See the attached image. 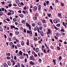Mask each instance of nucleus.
Wrapping results in <instances>:
<instances>
[{
    "mask_svg": "<svg viewBox=\"0 0 67 67\" xmlns=\"http://www.w3.org/2000/svg\"><path fill=\"white\" fill-rule=\"evenodd\" d=\"M42 41H43V40L42 39L40 41H38V42L40 44H41V43H42Z\"/></svg>",
    "mask_w": 67,
    "mask_h": 67,
    "instance_id": "26",
    "label": "nucleus"
},
{
    "mask_svg": "<svg viewBox=\"0 0 67 67\" xmlns=\"http://www.w3.org/2000/svg\"><path fill=\"white\" fill-rule=\"evenodd\" d=\"M8 15H11V13L10 12H8L7 14Z\"/></svg>",
    "mask_w": 67,
    "mask_h": 67,
    "instance_id": "42",
    "label": "nucleus"
},
{
    "mask_svg": "<svg viewBox=\"0 0 67 67\" xmlns=\"http://www.w3.org/2000/svg\"><path fill=\"white\" fill-rule=\"evenodd\" d=\"M16 41L17 42V43H19V40L17 39H16Z\"/></svg>",
    "mask_w": 67,
    "mask_h": 67,
    "instance_id": "53",
    "label": "nucleus"
},
{
    "mask_svg": "<svg viewBox=\"0 0 67 67\" xmlns=\"http://www.w3.org/2000/svg\"><path fill=\"white\" fill-rule=\"evenodd\" d=\"M6 56H10V53H7L6 54Z\"/></svg>",
    "mask_w": 67,
    "mask_h": 67,
    "instance_id": "33",
    "label": "nucleus"
},
{
    "mask_svg": "<svg viewBox=\"0 0 67 67\" xmlns=\"http://www.w3.org/2000/svg\"><path fill=\"white\" fill-rule=\"evenodd\" d=\"M53 22L54 23H58V22H57V21L55 19H54L53 20Z\"/></svg>",
    "mask_w": 67,
    "mask_h": 67,
    "instance_id": "12",
    "label": "nucleus"
},
{
    "mask_svg": "<svg viewBox=\"0 0 67 67\" xmlns=\"http://www.w3.org/2000/svg\"><path fill=\"white\" fill-rule=\"evenodd\" d=\"M26 29H24V33H26Z\"/></svg>",
    "mask_w": 67,
    "mask_h": 67,
    "instance_id": "50",
    "label": "nucleus"
},
{
    "mask_svg": "<svg viewBox=\"0 0 67 67\" xmlns=\"http://www.w3.org/2000/svg\"><path fill=\"white\" fill-rule=\"evenodd\" d=\"M58 16H61L62 15H61V14L60 13L58 14Z\"/></svg>",
    "mask_w": 67,
    "mask_h": 67,
    "instance_id": "61",
    "label": "nucleus"
},
{
    "mask_svg": "<svg viewBox=\"0 0 67 67\" xmlns=\"http://www.w3.org/2000/svg\"><path fill=\"white\" fill-rule=\"evenodd\" d=\"M42 21V23H44L46 22V21H45V20H43Z\"/></svg>",
    "mask_w": 67,
    "mask_h": 67,
    "instance_id": "60",
    "label": "nucleus"
},
{
    "mask_svg": "<svg viewBox=\"0 0 67 67\" xmlns=\"http://www.w3.org/2000/svg\"><path fill=\"white\" fill-rule=\"evenodd\" d=\"M34 40L36 41H37V38L36 37H35L34 38Z\"/></svg>",
    "mask_w": 67,
    "mask_h": 67,
    "instance_id": "39",
    "label": "nucleus"
},
{
    "mask_svg": "<svg viewBox=\"0 0 67 67\" xmlns=\"http://www.w3.org/2000/svg\"><path fill=\"white\" fill-rule=\"evenodd\" d=\"M38 10L39 11H41V8L39 7L38 8Z\"/></svg>",
    "mask_w": 67,
    "mask_h": 67,
    "instance_id": "57",
    "label": "nucleus"
},
{
    "mask_svg": "<svg viewBox=\"0 0 67 67\" xmlns=\"http://www.w3.org/2000/svg\"><path fill=\"white\" fill-rule=\"evenodd\" d=\"M50 21L51 23H52V24H53V21H52V20H51V19H50Z\"/></svg>",
    "mask_w": 67,
    "mask_h": 67,
    "instance_id": "58",
    "label": "nucleus"
},
{
    "mask_svg": "<svg viewBox=\"0 0 67 67\" xmlns=\"http://www.w3.org/2000/svg\"><path fill=\"white\" fill-rule=\"evenodd\" d=\"M9 11L10 13L12 14V15H13V14H14V11L10 9L9 10Z\"/></svg>",
    "mask_w": 67,
    "mask_h": 67,
    "instance_id": "3",
    "label": "nucleus"
},
{
    "mask_svg": "<svg viewBox=\"0 0 67 67\" xmlns=\"http://www.w3.org/2000/svg\"><path fill=\"white\" fill-rule=\"evenodd\" d=\"M31 24L32 26H34V27H35V25H35V23H33L32 24Z\"/></svg>",
    "mask_w": 67,
    "mask_h": 67,
    "instance_id": "17",
    "label": "nucleus"
},
{
    "mask_svg": "<svg viewBox=\"0 0 67 67\" xmlns=\"http://www.w3.org/2000/svg\"><path fill=\"white\" fill-rule=\"evenodd\" d=\"M40 34L41 36H44V33H40Z\"/></svg>",
    "mask_w": 67,
    "mask_h": 67,
    "instance_id": "48",
    "label": "nucleus"
},
{
    "mask_svg": "<svg viewBox=\"0 0 67 67\" xmlns=\"http://www.w3.org/2000/svg\"><path fill=\"white\" fill-rule=\"evenodd\" d=\"M49 18L51 17V14H48V13L47 14Z\"/></svg>",
    "mask_w": 67,
    "mask_h": 67,
    "instance_id": "40",
    "label": "nucleus"
},
{
    "mask_svg": "<svg viewBox=\"0 0 67 67\" xmlns=\"http://www.w3.org/2000/svg\"><path fill=\"white\" fill-rule=\"evenodd\" d=\"M29 59L30 60H31L34 61L35 60V59H34V56H33V55H32V56H30V57Z\"/></svg>",
    "mask_w": 67,
    "mask_h": 67,
    "instance_id": "1",
    "label": "nucleus"
},
{
    "mask_svg": "<svg viewBox=\"0 0 67 67\" xmlns=\"http://www.w3.org/2000/svg\"><path fill=\"white\" fill-rule=\"evenodd\" d=\"M19 16H20V17H21V18H23V15L22 14H19Z\"/></svg>",
    "mask_w": 67,
    "mask_h": 67,
    "instance_id": "21",
    "label": "nucleus"
},
{
    "mask_svg": "<svg viewBox=\"0 0 67 67\" xmlns=\"http://www.w3.org/2000/svg\"><path fill=\"white\" fill-rule=\"evenodd\" d=\"M60 25L59 24H58L56 25V26L58 27H59V26H60Z\"/></svg>",
    "mask_w": 67,
    "mask_h": 67,
    "instance_id": "43",
    "label": "nucleus"
},
{
    "mask_svg": "<svg viewBox=\"0 0 67 67\" xmlns=\"http://www.w3.org/2000/svg\"><path fill=\"white\" fill-rule=\"evenodd\" d=\"M13 42H11L9 44L10 45V46H12V45H13Z\"/></svg>",
    "mask_w": 67,
    "mask_h": 67,
    "instance_id": "19",
    "label": "nucleus"
},
{
    "mask_svg": "<svg viewBox=\"0 0 67 67\" xmlns=\"http://www.w3.org/2000/svg\"><path fill=\"white\" fill-rule=\"evenodd\" d=\"M53 26H54L55 29V30H58V28H57V27H56V26H55V25L54 24H53Z\"/></svg>",
    "mask_w": 67,
    "mask_h": 67,
    "instance_id": "16",
    "label": "nucleus"
},
{
    "mask_svg": "<svg viewBox=\"0 0 67 67\" xmlns=\"http://www.w3.org/2000/svg\"><path fill=\"white\" fill-rule=\"evenodd\" d=\"M53 62L54 63V65H55V64H56V62H55V60L54 59H53Z\"/></svg>",
    "mask_w": 67,
    "mask_h": 67,
    "instance_id": "36",
    "label": "nucleus"
},
{
    "mask_svg": "<svg viewBox=\"0 0 67 67\" xmlns=\"http://www.w3.org/2000/svg\"><path fill=\"white\" fill-rule=\"evenodd\" d=\"M8 5H9L8 6L9 7H11L12 6V4H9Z\"/></svg>",
    "mask_w": 67,
    "mask_h": 67,
    "instance_id": "56",
    "label": "nucleus"
},
{
    "mask_svg": "<svg viewBox=\"0 0 67 67\" xmlns=\"http://www.w3.org/2000/svg\"><path fill=\"white\" fill-rule=\"evenodd\" d=\"M9 35L11 36H13V34L12 33H10Z\"/></svg>",
    "mask_w": 67,
    "mask_h": 67,
    "instance_id": "47",
    "label": "nucleus"
},
{
    "mask_svg": "<svg viewBox=\"0 0 67 67\" xmlns=\"http://www.w3.org/2000/svg\"><path fill=\"white\" fill-rule=\"evenodd\" d=\"M63 26H65V27L66 28H67V26H66V25L65 24V23L64 22H63Z\"/></svg>",
    "mask_w": 67,
    "mask_h": 67,
    "instance_id": "13",
    "label": "nucleus"
},
{
    "mask_svg": "<svg viewBox=\"0 0 67 67\" xmlns=\"http://www.w3.org/2000/svg\"><path fill=\"white\" fill-rule=\"evenodd\" d=\"M30 65H35V64H34V63L32 61L30 62Z\"/></svg>",
    "mask_w": 67,
    "mask_h": 67,
    "instance_id": "7",
    "label": "nucleus"
},
{
    "mask_svg": "<svg viewBox=\"0 0 67 67\" xmlns=\"http://www.w3.org/2000/svg\"><path fill=\"white\" fill-rule=\"evenodd\" d=\"M13 21H14L15 22L16 21V19L15 18H14L13 19Z\"/></svg>",
    "mask_w": 67,
    "mask_h": 67,
    "instance_id": "35",
    "label": "nucleus"
},
{
    "mask_svg": "<svg viewBox=\"0 0 67 67\" xmlns=\"http://www.w3.org/2000/svg\"><path fill=\"white\" fill-rule=\"evenodd\" d=\"M33 20H36V19H37V18L36 16H34L33 18Z\"/></svg>",
    "mask_w": 67,
    "mask_h": 67,
    "instance_id": "18",
    "label": "nucleus"
},
{
    "mask_svg": "<svg viewBox=\"0 0 67 67\" xmlns=\"http://www.w3.org/2000/svg\"><path fill=\"white\" fill-rule=\"evenodd\" d=\"M21 67H25V66L24 65H23V64H22L21 65Z\"/></svg>",
    "mask_w": 67,
    "mask_h": 67,
    "instance_id": "64",
    "label": "nucleus"
},
{
    "mask_svg": "<svg viewBox=\"0 0 67 67\" xmlns=\"http://www.w3.org/2000/svg\"><path fill=\"white\" fill-rule=\"evenodd\" d=\"M19 54H18L19 56H22V54L23 53L22 52V51H20L19 52Z\"/></svg>",
    "mask_w": 67,
    "mask_h": 67,
    "instance_id": "4",
    "label": "nucleus"
},
{
    "mask_svg": "<svg viewBox=\"0 0 67 67\" xmlns=\"http://www.w3.org/2000/svg\"><path fill=\"white\" fill-rule=\"evenodd\" d=\"M38 25L39 26H41V25H42V22H41V21H38Z\"/></svg>",
    "mask_w": 67,
    "mask_h": 67,
    "instance_id": "5",
    "label": "nucleus"
},
{
    "mask_svg": "<svg viewBox=\"0 0 67 67\" xmlns=\"http://www.w3.org/2000/svg\"><path fill=\"white\" fill-rule=\"evenodd\" d=\"M59 32H57L55 33V35L57 37H58V36H59Z\"/></svg>",
    "mask_w": 67,
    "mask_h": 67,
    "instance_id": "20",
    "label": "nucleus"
},
{
    "mask_svg": "<svg viewBox=\"0 0 67 67\" xmlns=\"http://www.w3.org/2000/svg\"><path fill=\"white\" fill-rule=\"evenodd\" d=\"M6 20H7V21H8V22H9V21H10V20L9 18L6 19Z\"/></svg>",
    "mask_w": 67,
    "mask_h": 67,
    "instance_id": "49",
    "label": "nucleus"
},
{
    "mask_svg": "<svg viewBox=\"0 0 67 67\" xmlns=\"http://www.w3.org/2000/svg\"><path fill=\"white\" fill-rule=\"evenodd\" d=\"M35 16H36H36H38V13H36L35 14Z\"/></svg>",
    "mask_w": 67,
    "mask_h": 67,
    "instance_id": "52",
    "label": "nucleus"
},
{
    "mask_svg": "<svg viewBox=\"0 0 67 67\" xmlns=\"http://www.w3.org/2000/svg\"><path fill=\"white\" fill-rule=\"evenodd\" d=\"M23 21H21V23H23V24H25L26 23L25 21V20H22Z\"/></svg>",
    "mask_w": 67,
    "mask_h": 67,
    "instance_id": "15",
    "label": "nucleus"
},
{
    "mask_svg": "<svg viewBox=\"0 0 67 67\" xmlns=\"http://www.w3.org/2000/svg\"><path fill=\"white\" fill-rule=\"evenodd\" d=\"M26 44H27V45H28V46H29V42H26Z\"/></svg>",
    "mask_w": 67,
    "mask_h": 67,
    "instance_id": "63",
    "label": "nucleus"
},
{
    "mask_svg": "<svg viewBox=\"0 0 67 67\" xmlns=\"http://www.w3.org/2000/svg\"><path fill=\"white\" fill-rule=\"evenodd\" d=\"M13 28H14V29H15V26H13L12 25H11V26H10V28L11 29H13Z\"/></svg>",
    "mask_w": 67,
    "mask_h": 67,
    "instance_id": "22",
    "label": "nucleus"
},
{
    "mask_svg": "<svg viewBox=\"0 0 67 67\" xmlns=\"http://www.w3.org/2000/svg\"><path fill=\"white\" fill-rule=\"evenodd\" d=\"M7 64L9 66H10L11 65V63H10V61L7 62Z\"/></svg>",
    "mask_w": 67,
    "mask_h": 67,
    "instance_id": "11",
    "label": "nucleus"
},
{
    "mask_svg": "<svg viewBox=\"0 0 67 67\" xmlns=\"http://www.w3.org/2000/svg\"><path fill=\"white\" fill-rule=\"evenodd\" d=\"M57 48L58 50H60V48L59 47H57Z\"/></svg>",
    "mask_w": 67,
    "mask_h": 67,
    "instance_id": "44",
    "label": "nucleus"
},
{
    "mask_svg": "<svg viewBox=\"0 0 67 67\" xmlns=\"http://www.w3.org/2000/svg\"><path fill=\"white\" fill-rule=\"evenodd\" d=\"M19 32L16 31L15 32V34L16 35H19Z\"/></svg>",
    "mask_w": 67,
    "mask_h": 67,
    "instance_id": "24",
    "label": "nucleus"
},
{
    "mask_svg": "<svg viewBox=\"0 0 67 67\" xmlns=\"http://www.w3.org/2000/svg\"><path fill=\"white\" fill-rule=\"evenodd\" d=\"M38 62H40V63L42 62V60L41 59V58H39L38 60Z\"/></svg>",
    "mask_w": 67,
    "mask_h": 67,
    "instance_id": "55",
    "label": "nucleus"
},
{
    "mask_svg": "<svg viewBox=\"0 0 67 67\" xmlns=\"http://www.w3.org/2000/svg\"><path fill=\"white\" fill-rule=\"evenodd\" d=\"M42 27L41 26H40L39 27V30H42Z\"/></svg>",
    "mask_w": 67,
    "mask_h": 67,
    "instance_id": "54",
    "label": "nucleus"
},
{
    "mask_svg": "<svg viewBox=\"0 0 67 67\" xmlns=\"http://www.w3.org/2000/svg\"><path fill=\"white\" fill-rule=\"evenodd\" d=\"M48 32H47V35H49V34H51V30L49 29H48Z\"/></svg>",
    "mask_w": 67,
    "mask_h": 67,
    "instance_id": "2",
    "label": "nucleus"
},
{
    "mask_svg": "<svg viewBox=\"0 0 67 67\" xmlns=\"http://www.w3.org/2000/svg\"><path fill=\"white\" fill-rule=\"evenodd\" d=\"M60 31L61 32H65V30L63 29H62L60 30Z\"/></svg>",
    "mask_w": 67,
    "mask_h": 67,
    "instance_id": "29",
    "label": "nucleus"
},
{
    "mask_svg": "<svg viewBox=\"0 0 67 67\" xmlns=\"http://www.w3.org/2000/svg\"><path fill=\"white\" fill-rule=\"evenodd\" d=\"M59 60H61L62 59V58L61 57V56H59Z\"/></svg>",
    "mask_w": 67,
    "mask_h": 67,
    "instance_id": "45",
    "label": "nucleus"
},
{
    "mask_svg": "<svg viewBox=\"0 0 67 67\" xmlns=\"http://www.w3.org/2000/svg\"><path fill=\"white\" fill-rule=\"evenodd\" d=\"M35 51L36 52V53L38 52L39 51V49H38V48H36V49Z\"/></svg>",
    "mask_w": 67,
    "mask_h": 67,
    "instance_id": "10",
    "label": "nucleus"
},
{
    "mask_svg": "<svg viewBox=\"0 0 67 67\" xmlns=\"http://www.w3.org/2000/svg\"><path fill=\"white\" fill-rule=\"evenodd\" d=\"M50 48H51L52 49H53L54 48V47L53 46H51L50 47Z\"/></svg>",
    "mask_w": 67,
    "mask_h": 67,
    "instance_id": "41",
    "label": "nucleus"
},
{
    "mask_svg": "<svg viewBox=\"0 0 67 67\" xmlns=\"http://www.w3.org/2000/svg\"><path fill=\"white\" fill-rule=\"evenodd\" d=\"M26 12H27V11L26 10L25 11L23 10L22 11V13H24V14H26V13H26Z\"/></svg>",
    "mask_w": 67,
    "mask_h": 67,
    "instance_id": "31",
    "label": "nucleus"
},
{
    "mask_svg": "<svg viewBox=\"0 0 67 67\" xmlns=\"http://www.w3.org/2000/svg\"><path fill=\"white\" fill-rule=\"evenodd\" d=\"M37 31L39 33H40V30H39V28L38 27H37Z\"/></svg>",
    "mask_w": 67,
    "mask_h": 67,
    "instance_id": "38",
    "label": "nucleus"
},
{
    "mask_svg": "<svg viewBox=\"0 0 67 67\" xmlns=\"http://www.w3.org/2000/svg\"><path fill=\"white\" fill-rule=\"evenodd\" d=\"M34 30L35 31H37V27L36 26L35 27L34 29Z\"/></svg>",
    "mask_w": 67,
    "mask_h": 67,
    "instance_id": "14",
    "label": "nucleus"
},
{
    "mask_svg": "<svg viewBox=\"0 0 67 67\" xmlns=\"http://www.w3.org/2000/svg\"><path fill=\"white\" fill-rule=\"evenodd\" d=\"M18 5L19 7H21V6H22V5H21V3H19L18 4Z\"/></svg>",
    "mask_w": 67,
    "mask_h": 67,
    "instance_id": "32",
    "label": "nucleus"
},
{
    "mask_svg": "<svg viewBox=\"0 0 67 67\" xmlns=\"http://www.w3.org/2000/svg\"><path fill=\"white\" fill-rule=\"evenodd\" d=\"M15 2H16V3H19V0H15Z\"/></svg>",
    "mask_w": 67,
    "mask_h": 67,
    "instance_id": "30",
    "label": "nucleus"
},
{
    "mask_svg": "<svg viewBox=\"0 0 67 67\" xmlns=\"http://www.w3.org/2000/svg\"><path fill=\"white\" fill-rule=\"evenodd\" d=\"M17 65L19 67H20V63H18L17 64Z\"/></svg>",
    "mask_w": 67,
    "mask_h": 67,
    "instance_id": "51",
    "label": "nucleus"
},
{
    "mask_svg": "<svg viewBox=\"0 0 67 67\" xmlns=\"http://www.w3.org/2000/svg\"><path fill=\"white\" fill-rule=\"evenodd\" d=\"M11 58L9 56H7V57L6 59H11Z\"/></svg>",
    "mask_w": 67,
    "mask_h": 67,
    "instance_id": "27",
    "label": "nucleus"
},
{
    "mask_svg": "<svg viewBox=\"0 0 67 67\" xmlns=\"http://www.w3.org/2000/svg\"><path fill=\"white\" fill-rule=\"evenodd\" d=\"M34 9H35L36 10H37V7H36V6H35L34 7Z\"/></svg>",
    "mask_w": 67,
    "mask_h": 67,
    "instance_id": "37",
    "label": "nucleus"
},
{
    "mask_svg": "<svg viewBox=\"0 0 67 67\" xmlns=\"http://www.w3.org/2000/svg\"><path fill=\"white\" fill-rule=\"evenodd\" d=\"M30 31H29V30H27V34H30V33H31V32Z\"/></svg>",
    "mask_w": 67,
    "mask_h": 67,
    "instance_id": "23",
    "label": "nucleus"
},
{
    "mask_svg": "<svg viewBox=\"0 0 67 67\" xmlns=\"http://www.w3.org/2000/svg\"><path fill=\"white\" fill-rule=\"evenodd\" d=\"M30 33L29 36H31V37H32L33 36V33H32V31H30Z\"/></svg>",
    "mask_w": 67,
    "mask_h": 67,
    "instance_id": "6",
    "label": "nucleus"
},
{
    "mask_svg": "<svg viewBox=\"0 0 67 67\" xmlns=\"http://www.w3.org/2000/svg\"><path fill=\"white\" fill-rule=\"evenodd\" d=\"M16 46H18V47H21V45H20V44H19V43H18L17 44Z\"/></svg>",
    "mask_w": 67,
    "mask_h": 67,
    "instance_id": "28",
    "label": "nucleus"
},
{
    "mask_svg": "<svg viewBox=\"0 0 67 67\" xmlns=\"http://www.w3.org/2000/svg\"><path fill=\"white\" fill-rule=\"evenodd\" d=\"M4 11V8H0V12Z\"/></svg>",
    "mask_w": 67,
    "mask_h": 67,
    "instance_id": "8",
    "label": "nucleus"
},
{
    "mask_svg": "<svg viewBox=\"0 0 67 67\" xmlns=\"http://www.w3.org/2000/svg\"><path fill=\"white\" fill-rule=\"evenodd\" d=\"M21 45L22 46H24V41H21Z\"/></svg>",
    "mask_w": 67,
    "mask_h": 67,
    "instance_id": "9",
    "label": "nucleus"
},
{
    "mask_svg": "<svg viewBox=\"0 0 67 67\" xmlns=\"http://www.w3.org/2000/svg\"><path fill=\"white\" fill-rule=\"evenodd\" d=\"M26 26L27 27H29L30 26V25L28 24L27 23H26Z\"/></svg>",
    "mask_w": 67,
    "mask_h": 67,
    "instance_id": "34",
    "label": "nucleus"
},
{
    "mask_svg": "<svg viewBox=\"0 0 67 67\" xmlns=\"http://www.w3.org/2000/svg\"><path fill=\"white\" fill-rule=\"evenodd\" d=\"M25 63H26V62H27V59H26V58H25Z\"/></svg>",
    "mask_w": 67,
    "mask_h": 67,
    "instance_id": "62",
    "label": "nucleus"
},
{
    "mask_svg": "<svg viewBox=\"0 0 67 67\" xmlns=\"http://www.w3.org/2000/svg\"><path fill=\"white\" fill-rule=\"evenodd\" d=\"M13 40H16V38H15L14 37H13Z\"/></svg>",
    "mask_w": 67,
    "mask_h": 67,
    "instance_id": "59",
    "label": "nucleus"
},
{
    "mask_svg": "<svg viewBox=\"0 0 67 67\" xmlns=\"http://www.w3.org/2000/svg\"><path fill=\"white\" fill-rule=\"evenodd\" d=\"M3 15V13L2 12H0V16H2Z\"/></svg>",
    "mask_w": 67,
    "mask_h": 67,
    "instance_id": "25",
    "label": "nucleus"
},
{
    "mask_svg": "<svg viewBox=\"0 0 67 67\" xmlns=\"http://www.w3.org/2000/svg\"><path fill=\"white\" fill-rule=\"evenodd\" d=\"M0 31H3V29L1 27H0Z\"/></svg>",
    "mask_w": 67,
    "mask_h": 67,
    "instance_id": "46",
    "label": "nucleus"
}]
</instances>
